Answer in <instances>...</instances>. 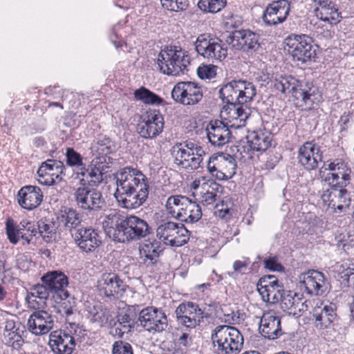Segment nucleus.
<instances>
[{"label": "nucleus", "mask_w": 354, "mask_h": 354, "mask_svg": "<svg viewBox=\"0 0 354 354\" xmlns=\"http://www.w3.org/2000/svg\"><path fill=\"white\" fill-rule=\"evenodd\" d=\"M288 0H279L270 3L263 12V20L266 25L274 26L283 22L290 12Z\"/></svg>", "instance_id": "obj_21"}, {"label": "nucleus", "mask_w": 354, "mask_h": 354, "mask_svg": "<svg viewBox=\"0 0 354 354\" xmlns=\"http://www.w3.org/2000/svg\"><path fill=\"white\" fill-rule=\"evenodd\" d=\"M82 221L80 214L76 209L71 207H65L57 216V222L59 224V230L62 232L68 231L71 235L82 227Z\"/></svg>", "instance_id": "obj_27"}, {"label": "nucleus", "mask_w": 354, "mask_h": 354, "mask_svg": "<svg viewBox=\"0 0 354 354\" xmlns=\"http://www.w3.org/2000/svg\"><path fill=\"white\" fill-rule=\"evenodd\" d=\"M183 212H180L177 219L187 223H194L198 222L202 216L201 206L196 202L189 199Z\"/></svg>", "instance_id": "obj_38"}, {"label": "nucleus", "mask_w": 354, "mask_h": 354, "mask_svg": "<svg viewBox=\"0 0 354 354\" xmlns=\"http://www.w3.org/2000/svg\"><path fill=\"white\" fill-rule=\"evenodd\" d=\"M277 283L278 279L274 275H265L259 279L257 288H273Z\"/></svg>", "instance_id": "obj_62"}, {"label": "nucleus", "mask_w": 354, "mask_h": 354, "mask_svg": "<svg viewBox=\"0 0 354 354\" xmlns=\"http://www.w3.org/2000/svg\"><path fill=\"white\" fill-rule=\"evenodd\" d=\"M114 147V142L104 135L99 136L92 143V149L101 155L97 158V160L103 162H106L107 155L113 152Z\"/></svg>", "instance_id": "obj_36"}, {"label": "nucleus", "mask_w": 354, "mask_h": 354, "mask_svg": "<svg viewBox=\"0 0 354 354\" xmlns=\"http://www.w3.org/2000/svg\"><path fill=\"white\" fill-rule=\"evenodd\" d=\"M89 313L91 316V320L97 323L100 326L106 324L111 316L109 310L101 305L94 306L90 310Z\"/></svg>", "instance_id": "obj_47"}, {"label": "nucleus", "mask_w": 354, "mask_h": 354, "mask_svg": "<svg viewBox=\"0 0 354 354\" xmlns=\"http://www.w3.org/2000/svg\"><path fill=\"white\" fill-rule=\"evenodd\" d=\"M140 325L150 333H160L165 330L168 325L165 313L155 307H147L139 313Z\"/></svg>", "instance_id": "obj_14"}, {"label": "nucleus", "mask_w": 354, "mask_h": 354, "mask_svg": "<svg viewBox=\"0 0 354 354\" xmlns=\"http://www.w3.org/2000/svg\"><path fill=\"white\" fill-rule=\"evenodd\" d=\"M119 243L138 241L153 234V229L148 221L138 216H125Z\"/></svg>", "instance_id": "obj_7"}, {"label": "nucleus", "mask_w": 354, "mask_h": 354, "mask_svg": "<svg viewBox=\"0 0 354 354\" xmlns=\"http://www.w3.org/2000/svg\"><path fill=\"white\" fill-rule=\"evenodd\" d=\"M193 155L188 149H185L180 142H176L171 149V156L174 158V162L182 167L186 164L187 160Z\"/></svg>", "instance_id": "obj_44"}, {"label": "nucleus", "mask_w": 354, "mask_h": 354, "mask_svg": "<svg viewBox=\"0 0 354 354\" xmlns=\"http://www.w3.org/2000/svg\"><path fill=\"white\" fill-rule=\"evenodd\" d=\"M299 279V283L304 288H322L328 284L324 274L316 270H308L301 273Z\"/></svg>", "instance_id": "obj_34"}, {"label": "nucleus", "mask_w": 354, "mask_h": 354, "mask_svg": "<svg viewBox=\"0 0 354 354\" xmlns=\"http://www.w3.org/2000/svg\"><path fill=\"white\" fill-rule=\"evenodd\" d=\"M176 322L178 325L186 328H194L199 326L207 314L202 310L199 306L194 302H183L175 310Z\"/></svg>", "instance_id": "obj_12"}, {"label": "nucleus", "mask_w": 354, "mask_h": 354, "mask_svg": "<svg viewBox=\"0 0 354 354\" xmlns=\"http://www.w3.org/2000/svg\"><path fill=\"white\" fill-rule=\"evenodd\" d=\"M346 185L344 183V186ZM343 182L340 186L332 185L329 189L324 190L321 195L323 203L334 209L340 212L348 209L351 204V198L349 192L343 188Z\"/></svg>", "instance_id": "obj_15"}, {"label": "nucleus", "mask_w": 354, "mask_h": 354, "mask_svg": "<svg viewBox=\"0 0 354 354\" xmlns=\"http://www.w3.org/2000/svg\"><path fill=\"white\" fill-rule=\"evenodd\" d=\"M235 158L225 153H214L209 158L207 168L208 171L219 180H227L236 173Z\"/></svg>", "instance_id": "obj_8"}, {"label": "nucleus", "mask_w": 354, "mask_h": 354, "mask_svg": "<svg viewBox=\"0 0 354 354\" xmlns=\"http://www.w3.org/2000/svg\"><path fill=\"white\" fill-rule=\"evenodd\" d=\"M103 161L97 160L95 164L91 163L81 167L77 173L80 187H93L98 186L103 180V174L108 166L103 165Z\"/></svg>", "instance_id": "obj_17"}, {"label": "nucleus", "mask_w": 354, "mask_h": 354, "mask_svg": "<svg viewBox=\"0 0 354 354\" xmlns=\"http://www.w3.org/2000/svg\"><path fill=\"white\" fill-rule=\"evenodd\" d=\"M13 332H9L8 333H3L6 344L8 346H11L14 349L19 350L23 345L24 340L22 337V333L24 332H17V330Z\"/></svg>", "instance_id": "obj_51"}, {"label": "nucleus", "mask_w": 354, "mask_h": 354, "mask_svg": "<svg viewBox=\"0 0 354 354\" xmlns=\"http://www.w3.org/2000/svg\"><path fill=\"white\" fill-rule=\"evenodd\" d=\"M285 50L298 64L315 61L317 49L312 37L307 35L290 34L284 40Z\"/></svg>", "instance_id": "obj_5"}, {"label": "nucleus", "mask_w": 354, "mask_h": 354, "mask_svg": "<svg viewBox=\"0 0 354 354\" xmlns=\"http://www.w3.org/2000/svg\"><path fill=\"white\" fill-rule=\"evenodd\" d=\"M29 330L36 335H42L48 333L53 328L52 317L44 310L34 312L28 320Z\"/></svg>", "instance_id": "obj_26"}, {"label": "nucleus", "mask_w": 354, "mask_h": 354, "mask_svg": "<svg viewBox=\"0 0 354 354\" xmlns=\"http://www.w3.org/2000/svg\"><path fill=\"white\" fill-rule=\"evenodd\" d=\"M163 124H151L141 121L137 125V132L140 137L145 139H153L156 138L163 130Z\"/></svg>", "instance_id": "obj_42"}, {"label": "nucleus", "mask_w": 354, "mask_h": 354, "mask_svg": "<svg viewBox=\"0 0 354 354\" xmlns=\"http://www.w3.org/2000/svg\"><path fill=\"white\" fill-rule=\"evenodd\" d=\"M232 129L228 122L222 120H212L206 127L207 137L212 145L221 147L229 142L232 137Z\"/></svg>", "instance_id": "obj_19"}, {"label": "nucleus", "mask_w": 354, "mask_h": 354, "mask_svg": "<svg viewBox=\"0 0 354 354\" xmlns=\"http://www.w3.org/2000/svg\"><path fill=\"white\" fill-rule=\"evenodd\" d=\"M342 284L347 288L354 286V263L348 266L343 272L341 277Z\"/></svg>", "instance_id": "obj_59"}, {"label": "nucleus", "mask_w": 354, "mask_h": 354, "mask_svg": "<svg viewBox=\"0 0 354 354\" xmlns=\"http://www.w3.org/2000/svg\"><path fill=\"white\" fill-rule=\"evenodd\" d=\"M117 188L114 196L123 208L133 209L142 205L147 200L149 185L147 176L138 169L127 166L115 174Z\"/></svg>", "instance_id": "obj_1"}, {"label": "nucleus", "mask_w": 354, "mask_h": 354, "mask_svg": "<svg viewBox=\"0 0 354 354\" xmlns=\"http://www.w3.org/2000/svg\"><path fill=\"white\" fill-rule=\"evenodd\" d=\"M207 3V11L212 13H216L219 12L226 4L225 0H200L198 3V7L202 9L204 7V10H206V4Z\"/></svg>", "instance_id": "obj_52"}, {"label": "nucleus", "mask_w": 354, "mask_h": 354, "mask_svg": "<svg viewBox=\"0 0 354 354\" xmlns=\"http://www.w3.org/2000/svg\"><path fill=\"white\" fill-rule=\"evenodd\" d=\"M247 140L244 151L252 155L250 152L265 151L271 145L272 136L265 130L254 131L247 136Z\"/></svg>", "instance_id": "obj_28"}, {"label": "nucleus", "mask_w": 354, "mask_h": 354, "mask_svg": "<svg viewBox=\"0 0 354 354\" xmlns=\"http://www.w3.org/2000/svg\"><path fill=\"white\" fill-rule=\"evenodd\" d=\"M133 94L136 100H140L144 104H160L163 102L160 96L144 86L136 89Z\"/></svg>", "instance_id": "obj_43"}, {"label": "nucleus", "mask_w": 354, "mask_h": 354, "mask_svg": "<svg viewBox=\"0 0 354 354\" xmlns=\"http://www.w3.org/2000/svg\"><path fill=\"white\" fill-rule=\"evenodd\" d=\"M319 6L321 9L317 15L322 21L330 24H336L340 21L342 18L341 12L338 11V8L333 1H322Z\"/></svg>", "instance_id": "obj_35"}, {"label": "nucleus", "mask_w": 354, "mask_h": 354, "mask_svg": "<svg viewBox=\"0 0 354 354\" xmlns=\"http://www.w3.org/2000/svg\"><path fill=\"white\" fill-rule=\"evenodd\" d=\"M52 297L56 303H63L64 301L68 304V299H75L74 297L70 295L67 289H50Z\"/></svg>", "instance_id": "obj_58"}, {"label": "nucleus", "mask_w": 354, "mask_h": 354, "mask_svg": "<svg viewBox=\"0 0 354 354\" xmlns=\"http://www.w3.org/2000/svg\"><path fill=\"white\" fill-rule=\"evenodd\" d=\"M66 164L71 167L84 166L82 157L73 148L68 147L66 151Z\"/></svg>", "instance_id": "obj_54"}, {"label": "nucleus", "mask_w": 354, "mask_h": 354, "mask_svg": "<svg viewBox=\"0 0 354 354\" xmlns=\"http://www.w3.org/2000/svg\"><path fill=\"white\" fill-rule=\"evenodd\" d=\"M189 232L183 224L162 221L156 229L157 237L171 246H181L187 243Z\"/></svg>", "instance_id": "obj_9"}, {"label": "nucleus", "mask_w": 354, "mask_h": 354, "mask_svg": "<svg viewBox=\"0 0 354 354\" xmlns=\"http://www.w3.org/2000/svg\"><path fill=\"white\" fill-rule=\"evenodd\" d=\"M261 295L263 301L270 304H276L279 301L281 302V290L279 289H256Z\"/></svg>", "instance_id": "obj_50"}, {"label": "nucleus", "mask_w": 354, "mask_h": 354, "mask_svg": "<svg viewBox=\"0 0 354 354\" xmlns=\"http://www.w3.org/2000/svg\"><path fill=\"white\" fill-rule=\"evenodd\" d=\"M39 233L46 243H51L56 239L57 233L62 232L58 223L46 218L38 221Z\"/></svg>", "instance_id": "obj_37"}, {"label": "nucleus", "mask_w": 354, "mask_h": 354, "mask_svg": "<svg viewBox=\"0 0 354 354\" xmlns=\"http://www.w3.org/2000/svg\"><path fill=\"white\" fill-rule=\"evenodd\" d=\"M345 167H346L345 163L341 160L337 159L335 161L329 163L324 162L319 171V176L320 178H325L326 171L328 170L333 172L336 170H343Z\"/></svg>", "instance_id": "obj_53"}, {"label": "nucleus", "mask_w": 354, "mask_h": 354, "mask_svg": "<svg viewBox=\"0 0 354 354\" xmlns=\"http://www.w3.org/2000/svg\"><path fill=\"white\" fill-rule=\"evenodd\" d=\"M190 59L186 52L177 46H165L158 53L157 64L163 74L178 76L188 71Z\"/></svg>", "instance_id": "obj_4"}, {"label": "nucleus", "mask_w": 354, "mask_h": 354, "mask_svg": "<svg viewBox=\"0 0 354 354\" xmlns=\"http://www.w3.org/2000/svg\"><path fill=\"white\" fill-rule=\"evenodd\" d=\"M189 198L185 196H171L167 198L166 207L170 214L177 218L180 212H183Z\"/></svg>", "instance_id": "obj_41"}, {"label": "nucleus", "mask_w": 354, "mask_h": 354, "mask_svg": "<svg viewBox=\"0 0 354 354\" xmlns=\"http://www.w3.org/2000/svg\"><path fill=\"white\" fill-rule=\"evenodd\" d=\"M272 84L281 93H291L296 103L301 106L310 107L321 97L318 87L313 82L299 80L292 75L275 77Z\"/></svg>", "instance_id": "obj_2"}, {"label": "nucleus", "mask_w": 354, "mask_h": 354, "mask_svg": "<svg viewBox=\"0 0 354 354\" xmlns=\"http://www.w3.org/2000/svg\"><path fill=\"white\" fill-rule=\"evenodd\" d=\"M261 295L263 301L270 304H276L279 301L281 302V290L279 289H256Z\"/></svg>", "instance_id": "obj_49"}, {"label": "nucleus", "mask_w": 354, "mask_h": 354, "mask_svg": "<svg viewBox=\"0 0 354 354\" xmlns=\"http://www.w3.org/2000/svg\"><path fill=\"white\" fill-rule=\"evenodd\" d=\"M41 281L48 288H65L68 284V277L59 270L47 272L41 277Z\"/></svg>", "instance_id": "obj_39"}, {"label": "nucleus", "mask_w": 354, "mask_h": 354, "mask_svg": "<svg viewBox=\"0 0 354 354\" xmlns=\"http://www.w3.org/2000/svg\"><path fill=\"white\" fill-rule=\"evenodd\" d=\"M223 109L228 111L229 124L231 128L237 129L245 126L246 120L250 115V109L245 103H234Z\"/></svg>", "instance_id": "obj_29"}, {"label": "nucleus", "mask_w": 354, "mask_h": 354, "mask_svg": "<svg viewBox=\"0 0 354 354\" xmlns=\"http://www.w3.org/2000/svg\"><path fill=\"white\" fill-rule=\"evenodd\" d=\"M66 167L64 162L54 159H48L43 162L37 170L40 184L53 185L62 180L65 176Z\"/></svg>", "instance_id": "obj_16"}, {"label": "nucleus", "mask_w": 354, "mask_h": 354, "mask_svg": "<svg viewBox=\"0 0 354 354\" xmlns=\"http://www.w3.org/2000/svg\"><path fill=\"white\" fill-rule=\"evenodd\" d=\"M75 244L86 254L94 252L102 244L100 232L93 227H80L72 233Z\"/></svg>", "instance_id": "obj_13"}, {"label": "nucleus", "mask_w": 354, "mask_h": 354, "mask_svg": "<svg viewBox=\"0 0 354 354\" xmlns=\"http://www.w3.org/2000/svg\"><path fill=\"white\" fill-rule=\"evenodd\" d=\"M241 88L242 84H240V80H233L221 86L218 91L219 97L223 103L226 104L223 109H225L228 105L241 102L239 93Z\"/></svg>", "instance_id": "obj_32"}, {"label": "nucleus", "mask_w": 354, "mask_h": 354, "mask_svg": "<svg viewBox=\"0 0 354 354\" xmlns=\"http://www.w3.org/2000/svg\"><path fill=\"white\" fill-rule=\"evenodd\" d=\"M225 41L233 49L246 53L257 52L263 44L260 35L249 29L234 30L227 37Z\"/></svg>", "instance_id": "obj_6"}, {"label": "nucleus", "mask_w": 354, "mask_h": 354, "mask_svg": "<svg viewBox=\"0 0 354 354\" xmlns=\"http://www.w3.org/2000/svg\"><path fill=\"white\" fill-rule=\"evenodd\" d=\"M112 354H133L131 344L128 342L118 340L112 346Z\"/></svg>", "instance_id": "obj_57"}, {"label": "nucleus", "mask_w": 354, "mask_h": 354, "mask_svg": "<svg viewBox=\"0 0 354 354\" xmlns=\"http://www.w3.org/2000/svg\"><path fill=\"white\" fill-rule=\"evenodd\" d=\"M125 216L115 209H110L109 213L104 215L102 227L106 234L115 241L119 242L121 239Z\"/></svg>", "instance_id": "obj_24"}, {"label": "nucleus", "mask_w": 354, "mask_h": 354, "mask_svg": "<svg viewBox=\"0 0 354 354\" xmlns=\"http://www.w3.org/2000/svg\"><path fill=\"white\" fill-rule=\"evenodd\" d=\"M136 318L137 315L133 307H128L125 310H122L118 315L119 324L123 328L128 329V330L133 326Z\"/></svg>", "instance_id": "obj_46"}, {"label": "nucleus", "mask_w": 354, "mask_h": 354, "mask_svg": "<svg viewBox=\"0 0 354 354\" xmlns=\"http://www.w3.org/2000/svg\"><path fill=\"white\" fill-rule=\"evenodd\" d=\"M223 313V316L220 318L225 323L232 324L239 321V317L236 315V313L231 310L227 306L224 308H221Z\"/></svg>", "instance_id": "obj_63"}, {"label": "nucleus", "mask_w": 354, "mask_h": 354, "mask_svg": "<svg viewBox=\"0 0 354 354\" xmlns=\"http://www.w3.org/2000/svg\"><path fill=\"white\" fill-rule=\"evenodd\" d=\"M49 344L56 354H72L76 342L72 335L66 330H55L50 333Z\"/></svg>", "instance_id": "obj_22"}, {"label": "nucleus", "mask_w": 354, "mask_h": 354, "mask_svg": "<svg viewBox=\"0 0 354 354\" xmlns=\"http://www.w3.org/2000/svg\"><path fill=\"white\" fill-rule=\"evenodd\" d=\"M142 121H145L146 122L156 124H163L165 125L164 118L163 115L160 113L159 110H149L146 112V113L142 115Z\"/></svg>", "instance_id": "obj_55"}, {"label": "nucleus", "mask_w": 354, "mask_h": 354, "mask_svg": "<svg viewBox=\"0 0 354 354\" xmlns=\"http://www.w3.org/2000/svg\"><path fill=\"white\" fill-rule=\"evenodd\" d=\"M32 227V222L27 220L21 221L19 225H15L6 222V234L10 242L12 244H17L19 239L24 240L26 244L31 241L30 230Z\"/></svg>", "instance_id": "obj_30"}, {"label": "nucleus", "mask_w": 354, "mask_h": 354, "mask_svg": "<svg viewBox=\"0 0 354 354\" xmlns=\"http://www.w3.org/2000/svg\"><path fill=\"white\" fill-rule=\"evenodd\" d=\"M227 56V48L225 47V44L220 39V41H217L215 44H213L210 51L208 52L204 58L214 63L215 62H221L225 59Z\"/></svg>", "instance_id": "obj_45"}, {"label": "nucleus", "mask_w": 354, "mask_h": 354, "mask_svg": "<svg viewBox=\"0 0 354 354\" xmlns=\"http://www.w3.org/2000/svg\"><path fill=\"white\" fill-rule=\"evenodd\" d=\"M320 147L314 141L306 142L298 150V161L306 170H314L322 161L323 154Z\"/></svg>", "instance_id": "obj_18"}, {"label": "nucleus", "mask_w": 354, "mask_h": 354, "mask_svg": "<svg viewBox=\"0 0 354 354\" xmlns=\"http://www.w3.org/2000/svg\"><path fill=\"white\" fill-rule=\"evenodd\" d=\"M43 193L41 189L35 185H25L20 188L17 194L19 205L28 211L38 207L43 201Z\"/></svg>", "instance_id": "obj_20"}, {"label": "nucleus", "mask_w": 354, "mask_h": 354, "mask_svg": "<svg viewBox=\"0 0 354 354\" xmlns=\"http://www.w3.org/2000/svg\"><path fill=\"white\" fill-rule=\"evenodd\" d=\"M139 251L142 263L153 268L159 261L162 247L161 243L156 239L148 240L140 245Z\"/></svg>", "instance_id": "obj_25"}, {"label": "nucleus", "mask_w": 354, "mask_h": 354, "mask_svg": "<svg viewBox=\"0 0 354 354\" xmlns=\"http://www.w3.org/2000/svg\"><path fill=\"white\" fill-rule=\"evenodd\" d=\"M281 290V308L284 310H295L292 313L295 315L298 313L295 311L298 308L299 313L307 310L308 306L306 301L302 302L303 294L295 292L290 289H279Z\"/></svg>", "instance_id": "obj_31"}, {"label": "nucleus", "mask_w": 354, "mask_h": 354, "mask_svg": "<svg viewBox=\"0 0 354 354\" xmlns=\"http://www.w3.org/2000/svg\"><path fill=\"white\" fill-rule=\"evenodd\" d=\"M265 268L271 271H284V267L277 262L276 257H270L263 260Z\"/></svg>", "instance_id": "obj_64"}, {"label": "nucleus", "mask_w": 354, "mask_h": 354, "mask_svg": "<svg viewBox=\"0 0 354 354\" xmlns=\"http://www.w3.org/2000/svg\"><path fill=\"white\" fill-rule=\"evenodd\" d=\"M203 97L201 86L194 82H180L171 91L172 99L183 105H195L199 103Z\"/></svg>", "instance_id": "obj_11"}, {"label": "nucleus", "mask_w": 354, "mask_h": 354, "mask_svg": "<svg viewBox=\"0 0 354 354\" xmlns=\"http://www.w3.org/2000/svg\"><path fill=\"white\" fill-rule=\"evenodd\" d=\"M74 197L79 208L90 213L101 211L106 206L102 192L93 187H80Z\"/></svg>", "instance_id": "obj_10"}, {"label": "nucleus", "mask_w": 354, "mask_h": 354, "mask_svg": "<svg viewBox=\"0 0 354 354\" xmlns=\"http://www.w3.org/2000/svg\"><path fill=\"white\" fill-rule=\"evenodd\" d=\"M102 281L104 285L111 288H120L122 283L118 276L113 273L104 274L102 276Z\"/></svg>", "instance_id": "obj_60"}, {"label": "nucleus", "mask_w": 354, "mask_h": 354, "mask_svg": "<svg viewBox=\"0 0 354 354\" xmlns=\"http://www.w3.org/2000/svg\"><path fill=\"white\" fill-rule=\"evenodd\" d=\"M242 88L240 89L239 97L241 103H248L253 100L257 95L256 86L250 82L240 80Z\"/></svg>", "instance_id": "obj_48"}, {"label": "nucleus", "mask_w": 354, "mask_h": 354, "mask_svg": "<svg viewBox=\"0 0 354 354\" xmlns=\"http://www.w3.org/2000/svg\"><path fill=\"white\" fill-rule=\"evenodd\" d=\"M259 332L268 339H275L282 335L281 318L273 311L263 313L259 323Z\"/></svg>", "instance_id": "obj_23"}, {"label": "nucleus", "mask_w": 354, "mask_h": 354, "mask_svg": "<svg viewBox=\"0 0 354 354\" xmlns=\"http://www.w3.org/2000/svg\"><path fill=\"white\" fill-rule=\"evenodd\" d=\"M337 315L331 306H316L312 312V320L316 328L322 330L328 328L335 319Z\"/></svg>", "instance_id": "obj_33"}, {"label": "nucleus", "mask_w": 354, "mask_h": 354, "mask_svg": "<svg viewBox=\"0 0 354 354\" xmlns=\"http://www.w3.org/2000/svg\"><path fill=\"white\" fill-rule=\"evenodd\" d=\"M205 154H194L189 157V160H187L186 164L182 166V168L196 170L199 167H203V156Z\"/></svg>", "instance_id": "obj_56"}, {"label": "nucleus", "mask_w": 354, "mask_h": 354, "mask_svg": "<svg viewBox=\"0 0 354 354\" xmlns=\"http://www.w3.org/2000/svg\"><path fill=\"white\" fill-rule=\"evenodd\" d=\"M217 41H220V39L209 33L201 34L194 43L196 51L205 57Z\"/></svg>", "instance_id": "obj_40"}, {"label": "nucleus", "mask_w": 354, "mask_h": 354, "mask_svg": "<svg viewBox=\"0 0 354 354\" xmlns=\"http://www.w3.org/2000/svg\"><path fill=\"white\" fill-rule=\"evenodd\" d=\"M216 68L214 65H205L198 68V75L201 79H212L216 75Z\"/></svg>", "instance_id": "obj_61"}, {"label": "nucleus", "mask_w": 354, "mask_h": 354, "mask_svg": "<svg viewBox=\"0 0 354 354\" xmlns=\"http://www.w3.org/2000/svg\"><path fill=\"white\" fill-rule=\"evenodd\" d=\"M212 340L216 354H238L243 346V337L234 326L221 325L214 330Z\"/></svg>", "instance_id": "obj_3"}]
</instances>
